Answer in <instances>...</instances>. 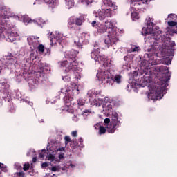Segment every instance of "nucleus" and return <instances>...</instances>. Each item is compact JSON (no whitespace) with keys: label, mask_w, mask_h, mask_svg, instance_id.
Returning a JSON list of instances; mask_svg holds the SVG:
<instances>
[{"label":"nucleus","mask_w":177,"mask_h":177,"mask_svg":"<svg viewBox=\"0 0 177 177\" xmlns=\"http://www.w3.org/2000/svg\"><path fill=\"white\" fill-rule=\"evenodd\" d=\"M159 70L163 73L162 77L157 81V85H159V86H156L154 90L148 93V99L152 100H160L162 98V89L161 88H167L168 81L171 80V73H169L168 66H160Z\"/></svg>","instance_id":"1"},{"label":"nucleus","mask_w":177,"mask_h":177,"mask_svg":"<svg viewBox=\"0 0 177 177\" xmlns=\"http://www.w3.org/2000/svg\"><path fill=\"white\" fill-rule=\"evenodd\" d=\"M78 51L75 50H71L65 56L67 60L59 62L61 67H66L67 64H69L65 69L66 73H68L70 71H73V73H74V71H77V66H78V63L77 62L76 57Z\"/></svg>","instance_id":"2"},{"label":"nucleus","mask_w":177,"mask_h":177,"mask_svg":"<svg viewBox=\"0 0 177 177\" xmlns=\"http://www.w3.org/2000/svg\"><path fill=\"white\" fill-rule=\"evenodd\" d=\"M99 63H104L102 66V71L97 74V77L99 81H104L105 80H109L110 78V71H109V68L111 67V60L107 59L105 57V61H97Z\"/></svg>","instance_id":"3"},{"label":"nucleus","mask_w":177,"mask_h":177,"mask_svg":"<svg viewBox=\"0 0 177 177\" xmlns=\"http://www.w3.org/2000/svg\"><path fill=\"white\" fill-rule=\"evenodd\" d=\"M118 41V35H117V31L112 30L108 33V37L105 39L104 42L107 48H110L111 45H115Z\"/></svg>","instance_id":"4"},{"label":"nucleus","mask_w":177,"mask_h":177,"mask_svg":"<svg viewBox=\"0 0 177 177\" xmlns=\"http://www.w3.org/2000/svg\"><path fill=\"white\" fill-rule=\"evenodd\" d=\"M84 21L85 18L82 15L79 17H71L68 20V27L71 29L75 28V26H81Z\"/></svg>","instance_id":"5"},{"label":"nucleus","mask_w":177,"mask_h":177,"mask_svg":"<svg viewBox=\"0 0 177 177\" xmlns=\"http://www.w3.org/2000/svg\"><path fill=\"white\" fill-rule=\"evenodd\" d=\"M91 59H94L95 62H105L106 56L100 55V47L97 44H94V51L91 54Z\"/></svg>","instance_id":"6"},{"label":"nucleus","mask_w":177,"mask_h":177,"mask_svg":"<svg viewBox=\"0 0 177 177\" xmlns=\"http://www.w3.org/2000/svg\"><path fill=\"white\" fill-rule=\"evenodd\" d=\"M111 16H113V10L110 8H104L102 7L96 17H98L99 20L102 21L104 20L106 17H111Z\"/></svg>","instance_id":"7"},{"label":"nucleus","mask_w":177,"mask_h":177,"mask_svg":"<svg viewBox=\"0 0 177 177\" xmlns=\"http://www.w3.org/2000/svg\"><path fill=\"white\" fill-rule=\"evenodd\" d=\"M147 42L151 44L149 48H148V52H152V50H156V46H158V43L156 42V37L151 34L148 36Z\"/></svg>","instance_id":"8"},{"label":"nucleus","mask_w":177,"mask_h":177,"mask_svg":"<svg viewBox=\"0 0 177 177\" xmlns=\"http://www.w3.org/2000/svg\"><path fill=\"white\" fill-rule=\"evenodd\" d=\"M121 122L111 121L110 124H106V131L109 133H114L117 131V128H120Z\"/></svg>","instance_id":"9"},{"label":"nucleus","mask_w":177,"mask_h":177,"mask_svg":"<svg viewBox=\"0 0 177 177\" xmlns=\"http://www.w3.org/2000/svg\"><path fill=\"white\" fill-rule=\"evenodd\" d=\"M172 39L169 37H166L165 39V42L167 44V48H171L167 49V53L168 56H174V46H175V41H171Z\"/></svg>","instance_id":"10"},{"label":"nucleus","mask_w":177,"mask_h":177,"mask_svg":"<svg viewBox=\"0 0 177 177\" xmlns=\"http://www.w3.org/2000/svg\"><path fill=\"white\" fill-rule=\"evenodd\" d=\"M27 41L30 48H33V49H37L39 45V41L38 40V38H35L34 36L28 37L27 38Z\"/></svg>","instance_id":"11"},{"label":"nucleus","mask_w":177,"mask_h":177,"mask_svg":"<svg viewBox=\"0 0 177 177\" xmlns=\"http://www.w3.org/2000/svg\"><path fill=\"white\" fill-rule=\"evenodd\" d=\"M62 93H71V95H80V89H78V86L75 85L73 88H62L61 89Z\"/></svg>","instance_id":"12"},{"label":"nucleus","mask_w":177,"mask_h":177,"mask_svg":"<svg viewBox=\"0 0 177 177\" xmlns=\"http://www.w3.org/2000/svg\"><path fill=\"white\" fill-rule=\"evenodd\" d=\"M63 38V35L62 33L56 31L53 32L50 35V39L51 44H53V39H55V41H62V39Z\"/></svg>","instance_id":"13"},{"label":"nucleus","mask_w":177,"mask_h":177,"mask_svg":"<svg viewBox=\"0 0 177 177\" xmlns=\"http://www.w3.org/2000/svg\"><path fill=\"white\" fill-rule=\"evenodd\" d=\"M17 37H19V35H17V33L10 32L8 33V38L6 39V40L8 42H15V41H16V38H17Z\"/></svg>","instance_id":"14"},{"label":"nucleus","mask_w":177,"mask_h":177,"mask_svg":"<svg viewBox=\"0 0 177 177\" xmlns=\"http://www.w3.org/2000/svg\"><path fill=\"white\" fill-rule=\"evenodd\" d=\"M111 80L115 84H121L122 82V76L121 75H112Z\"/></svg>","instance_id":"15"},{"label":"nucleus","mask_w":177,"mask_h":177,"mask_svg":"<svg viewBox=\"0 0 177 177\" xmlns=\"http://www.w3.org/2000/svg\"><path fill=\"white\" fill-rule=\"evenodd\" d=\"M104 26L106 30H111L109 32H111V30H114V24L111 22V20H107L105 21Z\"/></svg>","instance_id":"16"},{"label":"nucleus","mask_w":177,"mask_h":177,"mask_svg":"<svg viewBox=\"0 0 177 177\" xmlns=\"http://www.w3.org/2000/svg\"><path fill=\"white\" fill-rule=\"evenodd\" d=\"M167 24L169 27H174V28L172 29V32L174 34H177V22H176V21H169L167 22Z\"/></svg>","instance_id":"17"},{"label":"nucleus","mask_w":177,"mask_h":177,"mask_svg":"<svg viewBox=\"0 0 177 177\" xmlns=\"http://www.w3.org/2000/svg\"><path fill=\"white\" fill-rule=\"evenodd\" d=\"M97 31L99 34H104L106 31H107V29H106V26H104V24H100L98 26H97Z\"/></svg>","instance_id":"18"},{"label":"nucleus","mask_w":177,"mask_h":177,"mask_svg":"<svg viewBox=\"0 0 177 177\" xmlns=\"http://www.w3.org/2000/svg\"><path fill=\"white\" fill-rule=\"evenodd\" d=\"M103 2L104 5L113 8L114 10H116L117 6L115 5V3H113L111 0H103Z\"/></svg>","instance_id":"19"},{"label":"nucleus","mask_w":177,"mask_h":177,"mask_svg":"<svg viewBox=\"0 0 177 177\" xmlns=\"http://www.w3.org/2000/svg\"><path fill=\"white\" fill-rule=\"evenodd\" d=\"M153 21H154V19L153 18H148V20L147 21V28H151V27H154V26H156V24Z\"/></svg>","instance_id":"20"},{"label":"nucleus","mask_w":177,"mask_h":177,"mask_svg":"<svg viewBox=\"0 0 177 177\" xmlns=\"http://www.w3.org/2000/svg\"><path fill=\"white\" fill-rule=\"evenodd\" d=\"M64 102L67 106H70V102H73V97H70L69 95L64 97Z\"/></svg>","instance_id":"21"},{"label":"nucleus","mask_w":177,"mask_h":177,"mask_svg":"<svg viewBox=\"0 0 177 177\" xmlns=\"http://www.w3.org/2000/svg\"><path fill=\"white\" fill-rule=\"evenodd\" d=\"M65 3L68 9H71V8L75 5L74 0H66Z\"/></svg>","instance_id":"22"},{"label":"nucleus","mask_w":177,"mask_h":177,"mask_svg":"<svg viewBox=\"0 0 177 177\" xmlns=\"http://www.w3.org/2000/svg\"><path fill=\"white\" fill-rule=\"evenodd\" d=\"M112 122H120V120H118V113L116 112L112 113Z\"/></svg>","instance_id":"23"},{"label":"nucleus","mask_w":177,"mask_h":177,"mask_svg":"<svg viewBox=\"0 0 177 177\" xmlns=\"http://www.w3.org/2000/svg\"><path fill=\"white\" fill-rule=\"evenodd\" d=\"M17 60H16V58L14 57H10L9 59H8V61L7 62V66H9V64H15V63H16Z\"/></svg>","instance_id":"24"},{"label":"nucleus","mask_w":177,"mask_h":177,"mask_svg":"<svg viewBox=\"0 0 177 177\" xmlns=\"http://www.w3.org/2000/svg\"><path fill=\"white\" fill-rule=\"evenodd\" d=\"M107 132V130L106 129V127L103 126H100L99 128V134L100 135H104Z\"/></svg>","instance_id":"25"},{"label":"nucleus","mask_w":177,"mask_h":177,"mask_svg":"<svg viewBox=\"0 0 177 177\" xmlns=\"http://www.w3.org/2000/svg\"><path fill=\"white\" fill-rule=\"evenodd\" d=\"M77 105L80 106V107H82V106L85 105V100L82 98H79L77 100Z\"/></svg>","instance_id":"26"},{"label":"nucleus","mask_w":177,"mask_h":177,"mask_svg":"<svg viewBox=\"0 0 177 177\" xmlns=\"http://www.w3.org/2000/svg\"><path fill=\"white\" fill-rule=\"evenodd\" d=\"M44 2L50 6H53L56 3V0H44Z\"/></svg>","instance_id":"27"},{"label":"nucleus","mask_w":177,"mask_h":177,"mask_svg":"<svg viewBox=\"0 0 177 177\" xmlns=\"http://www.w3.org/2000/svg\"><path fill=\"white\" fill-rule=\"evenodd\" d=\"M139 50V46H133L129 50V53H132L133 52H138Z\"/></svg>","instance_id":"28"},{"label":"nucleus","mask_w":177,"mask_h":177,"mask_svg":"<svg viewBox=\"0 0 177 177\" xmlns=\"http://www.w3.org/2000/svg\"><path fill=\"white\" fill-rule=\"evenodd\" d=\"M143 3V0H133L132 5L134 6H138V5H142Z\"/></svg>","instance_id":"29"},{"label":"nucleus","mask_w":177,"mask_h":177,"mask_svg":"<svg viewBox=\"0 0 177 177\" xmlns=\"http://www.w3.org/2000/svg\"><path fill=\"white\" fill-rule=\"evenodd\" d=\"M131 16V19H133V20H138V19H139V15L136 12H132Z\"/></svg>","instance_id":"30"},{"label":"nucleus","mask_w":177,"mask_h":177,"mask_svg":"<svg viewBox=\"0 0 177 177\" xmlns=\"http://www.w3.org/2000/svg\"><path fill=\"white\" fill-rule=\"evenodd\" d=\"M37 49L39 50V52H41L42 53H44V52H45V46L42 44H39L37 46Z\"/></svg>","instance_id":"31"},{"label":"nucleus","mask_w":177,"mask_h":177,"mask_svg":"<svg viewBox=\"0 0 177 177\" xmlns=\"http://www.w3.org/2000/svg\"><path fill=\"white\" fill-rule=\"evenodd\" d=\"M46 150L43 149L41 153H39V158H44Z\"/></svg>","instance_id":"32"},{"label":"nucleus","mask_w":177,"mask_h":177,"mask_svg":"<svg viewBox=\"0 0 177 177\" xmlns=\"http://www.w3.org/2000/svg\"><path fill=\"white\" fill-rule=\"evenodd\" d=\"M65 140V145H68V143H71V138H70V136H66L64 138Z\"/></svg>","instance_id":"33"},{"label":"nucleus","mask_w":177,"mask_h":177,"mask_svg":"<svg viewBox=\"0 0 177 177\" xmlns=\"http://www.w3.org/2000/svg\"><path fill=\"white\" fill-rule=\"evenodd\" d=\"M169 17L171 19V20H174V21H176L177 20V16L175 14H170L169 15Z\"/></svg>","instance_id":"34"},{"label":"nucleus","mask_w":177,"mask_h":177,"mask_svg":"<svg viewBox=\"0 0 177 177\" xmlns=\"http://www.w3.org/2000/svg\"><path fill=\"white\" fill-rule=\"evenodd\" d=\"M23 169L24 171H28V169H30V163H25Z\"/></svg>","instance_id":"35"},{"label":"nucleus","mask_w":177,"mask_h":177,"mask_svg":"<svg viewBox=\"0 0 177 177\" xmlns=\"http://www.w3.org/2000/svg\"><path fill=\"white\" fill-rule=\"evenodd\" d=\"M55 156L53 154H49L48 157V161H55Z\"/></svg>","instance_id":"36"},{"label":"nucleus","mask_w":177,"mask_h":177,"mask_svg":"<svg viewBox=\"0 0 177 177\" xmlns=\"http://www.w3.org/2000/svg\"><path fill=\"white\" fill-rule=\"evenodd\" d=\"M0 169H1L3 172H8V167L3 164L1 165V167H0Z\"/></svg>","instance_id":"37"},{"label":"nucleus","mask_w":177,"mask_h":177,"mask_svg":"<svg viewBox=\"0 0 177 177\" xmlns=\"http://www.w3.org/2000/svg\"><path fill=\"white\" fill-rule=\"evenodd\" d=\"M82 3H86V5H89L92 3V0H81Z\"/></svg>","instance_id":"38"},{"label":"nucleus","mask_w":177,"mask_h":177,"mask_svg":"<svg viewBox=\"0 0 177 177\" xmlns=\"http://www.w3.org/2000/svg\"><path fill=\"white\" fill-rule=\"evenodd\" d=\"M99 24H97V22H96V21H93L91 22L92 27H95L96 29L97 28V26H99Z\"/></svg>","instance_id":"39"},{"label":"nucleus","mask_w":177,"mask_h":177,"mask_svg":"<svg viewBox=\"0 0 177 177\" xmlns=\"http://www.w3.org/2000/svg\"><path fill=\"white\" fill-rule=\"evenodd\" d=\"M25 175H26V174H24V172H23V171H20V172L17 173V176L18 177H24Z\"/></svg>","instance_id":"40"},{"label":"nucleus","mask_w":177,"mask_h":177,"mask_svg":"<svg viewBox=\"0 0 177 177\" xmlns=\"http://www.w3.org/2000/svg\"><path fill=\"white\" fill-rule=\"evenodd\" d=\"M70 146L72 149H75V147L77 146V144H75V142H71Z\"/></svg>","instance_id":"41"},{"label":"nucleus","mask_w":177,"mask_h":177,"mask_svg":"<svg viewBox=\"0 0 177 177\" xmlns=\"http://www.w3.org/2000/svg\"><path fill=\"white\" fill-rule=\"evenodd\" d=\"M107 109H108V111H110V112L113 111V105L109 104L107 106Z\"/></svg>","instance_id":"42"},{"label":"nucleus","mask_w":177,"mask_h":177,"mask_svg":"<svg viewBox=\"0 0 177 177\" xmlns=\"http://www.w3.org/2000/svg\"><path fill=\"white\" fill-rule=\"evenodd\" d=\"M77 131H72L71 135L73 138H77Z\"/></svg>","instance_id":"43"},{"label":"nucleus","mask_w":177,"mask_h":177,"mask_svg":"<svg viewBox=\"0 0 177 177\" xmlns=\"http://www.w3.org/2000/svg\"><path fill=\"white\" fill-rule=\"evenodd\" d=\"M57 151H66V148H64V147H61L57 149Z\"/></svg>","instance_id":"44"},{"label":"nucleus","mask_w":177,"mask_h":177,"mask_svg":"<svg viewBox=\"0 0 177 177\" xmlns=\"http://www.w3.org/2000/svg\"><path fill=\"white\" fill-rule=\"evenodd\" d=\"M58 158L59 160H63V158H64V153L59 154Z\"/></svg>","instance_id":"45"},{"label":"nucleus","mask_w":177,"mask_h":177,"mask_svg":"<svg viewBox=\"0 0 177 177\" xmlns=\"http://www.w3.org/2000/svg\"><path fill=\"white\" fill-rule=\"evenodd\" d=\"M48 165L49 164H48V162H45L41 164V168H46V167H48Z\"/></svg>","instance_id":"46"},{"label":"nucleus","mask_w":177,"mask_h":177,"mask_svg":"<svg viewBox=\"0 0 177 177\" xmlns=\"http://www.w3.org/2000/svg\"><path fill=\"white\" fill-rule=\"evenodd\" d=\"M104 124H106V125H109V124H110V122H110L109 118H106V119H104Z\"/></svg>","instance_id":"47"},{"label":"nucleus","mask_w":177,"mask_h":177,"mask_svg":"<svg viewBox=\"0 0 177 177\" xmlns=\"http://www.w3.org/2000/svg\"><path fill=\"white\" fill-rule=\"evenodd\" d=\"M51 171H53V172H56V171H57V167H56V166H53L51 168Z\"/></svg>","instance_id":"48"},{"label":"nucleus","mask_w":177,"mask_h":177,"mask_svg":"<svg viewBox=\"0 0 177 177\" xmlns=\"http://www.w3.org/2000/svg\"><path fill=\"white\" fill-rule=\"evenodd\" d=\"M171 59H169L168 62L166 63L167 66H169L171 64Z\"/></svg>","instance_id":"49"},{"label":"nucleus","mask_w":177,"mask_h":177,"mask_svg":"<svg viewBox=\"0 0 177 177\" xmlns=\"http://www.w3.org/2000/svg\"><path fill=\"white\" fill-rule=\"evenodd\" d=\"M32 162H37V157L32 158Z\"/></svg>","instance_id":"50"},{"label":"nucleus","mask_w":177,"mask_h":177,"mask_svg":"<svg viewBox=\"0 0 177 177\" xmlns=\"http://www.w3.org/2000/svg\"><path fill=\"white\" fill-rule=\"evenodd\" d=\"M1 66H2V61L0 60V71H1V70H2V68Z\"/></svg>","instance_id":"51"},{"label":"nucleus","mask_w":177,"mask_h":177,"mask_svg":"<svg viewBox=\"0 0 177 177\" xmlns=\"http://www.w3.org/2000/svg\"><path fill=\"white\" fill-rule=\"evenodd\" d=\"M148 34H149L148 32H146L144 33L145 35H147Z\"/></svg>","instance_id":"52"},{"label":"nucleus","mask_w":177,"mask_h":177,"mask_svg":"<svg viewBox=\"0 0 177 177\" xmlns=\"http://www.w3.org/2000/svg\"><path fill=\"white\" fill-rule=\"evenodd\" d=\"M80 143H82L83 140H82V138H80Z\"/></svg>","instance_id":"53"},{"label":"nucleus","mask_w":177,"mask_h":177,"mask_svg":"<svg viewBox=\"0 0 177 177\" xmlns=\"http://www.w3.org/2000/svg\"><path fill=\"white\" fill-rule=\"evenodd\" d=\"M64 78H68V76H66L65 77H63V80H64Z\"/></svg>","instance_id":"54"},{"label":"nucleus","mask_w":177,"mask_h":177,"mask_svg":"<svg viewBox=\"0 0 177 177\" xmlns=\"http://www.w3.org/2000/svg\"><path fill=\"white\" fill-rule=\"evenodd\" d=\"M28 23H32V21L30 20L28 21Z\"/></svg>","instance_id":"55"}]
</instances>
